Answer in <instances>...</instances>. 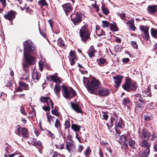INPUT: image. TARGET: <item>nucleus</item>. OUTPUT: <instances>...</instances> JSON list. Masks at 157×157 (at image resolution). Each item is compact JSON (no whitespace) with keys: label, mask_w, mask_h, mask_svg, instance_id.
I'll return each instance as SVG.
<instances>
[{"label":"nucleus","mask_w":157,"mask_h":157,"mask_svg":"<svg viewBox=\"0 0 157 157\" xmlns=\"http://www.w3.org/2000/svg\"><path fill=\"white\" fill-rule=\"evenodd\" d=\"M83 82L88 91L92 93L98 90V95L101 96H106L110 93V91L106 88L99 87L100 83L98 80L93 79L90 82L89 78L83 77Z\"/></svg>","instance_id":"1"},{"label":"nucleus","mask_w":157,"mask_h":157,"mask_svg":"<svg viewBox=\"0 0 157 157\" xmlns=\"http://www.w3.org/2000/svg\"><path fill=\"white\" fill-rule=\"evenodd\" d=\"M24 54L25 60L23 63L24 70L27 72L29 71V43L26 40L24 43Z\"/></svg>","instance_id":"2"},{"label":"nucleus","mask_w":157,"mask_h":157,"mask_svg":"<svg viewBox=\"0 0 157 157\" xmlns=\"http://www.w3.org/2000/svg\"><path fill=\"white\" fill-rule=\"evenodd\" d=\"M79 34L81 40L83 42H86L90 39V32L87 25H85L82 27L79 30Z\"/></svg>","instance_id":"3"},{"label":"nucleus","mask_w":157,"mask_h":157,"mask_svg":"<svg viewBox=\"0 0 157 157\" xmlns=\"http://www.w3.org/2000/svg\"><path fill=\"white\" fill-rule=\"evenodd\" d=\"M63 96L66 98L71 99L76 95V92L71 87L64 86L62 88Z\"/></svg>","instance_id":"4"},{"label":"nucleus","mask_w":157,"mask_h":157,"mask_svg":"<svg viewBox=\"0 0 157 157\" xmlns=\"http://www.w3.org/2000/svg\"><path fill=\"white\" fill-rule=\"evenodd\" d=\"M111 124L112 125L114 124L115 126L122 128L124 126V121L121 117L114 115L111 117Z\"/></svg>","instance_id":"5"},{"label":"nucleus","mask_w":157,"mask_h":157,"mask_svg":"<svg viewBox=\"0 0 157 157\" xmlns=\"http://www.w3.org/2000/svg\"><path fill=\"white\" fill-rule=\"evenodd\" d=\"M16 129L19 135H21L23 138H26L29 137V133L26 128H21L18 125L16 127Z\"/></svg>","instance_id":"6"},{"label":"nucleus","mask_w":157,"mask_h":157,"mask_svg":"<svg viewBox=\"0 0 157 157\" xmlns=\"http://www.w3.org/2000/svg\"><path fill=\"white\" fill-rule=\"evenodd\" d=\"M71 19L75 25H78L81 22L82 17L80 13H77L71 16Z\"/></svg>","instance_id":"7"},{"label":"nucleus","mask_w":157,"mask_h":157,"mask_svg":"<svg viewBox=\"0 0 157 157\" xmlns=\"http://www.w3.org/2000/svg\"><path fill=\"white\" fill-rule=\"evenodd\" d=\"M140 30L144 32V33L142 34L143 38L146 40H148L149 37L148 27L142 25H140Z\"/></svg>","instance_id":"8"},{"label":"nucleus","mask_w":157,"mask_h":157,"mask_svg":"<svg viewBox=\"0 0 157 157\" xmlns=\"http://www.w3.org/2000/svg\"><path fill=\"white\" fill-rule=\"evenodd\" d=\"M66 148L70 153H74L75 151V146L74 144L71 142H66Z\"/></svg>","instance_id":"9"},{"label":"nucleus","mask_w":157,"mask_h":157,"mask_svg":"<svg viewBox=\"0 0 157 157\" xmlns=\"http://www.w3.org/2000/svg\"><path fill=\"white\" fill-rule=\"evenodd\" d=\"M15 12L13 10L8 12L7 14L4 16L5 19L11 21L15 18Z\"/></svg>","instance_id":"10"},{"label":"nucleus","mask_w":157,"mask_h":157,"mask_svg":"<svg viewBox=\"0 0 157 157\" xmlns=\"http://www.w3.org/2000/svg\"><path fill=\"white\" fill-rule=\"evenodd\" d=\"M123 78V76L119 75H117L113 77L114 82L116 84V88H118L120 86Z\"/></svg>","instance_id":"11"},{"label":"nucleus","mask_w":157,"mask_h":157,"mask_svg":"<svg viewBox=\"0 0 157 157\" xmlns=\"http://www.w3.org/2000/svg\"><path fill=\"white\" fill-rule=\"evenodd\" d=\"M150 132L146 129H143L140 132L139 136L141 138L148 139L150 137Z\"/></svg>","instance_id":"12"},{"label":"nucleus","mask_w":157,"mask_h":157,"mask_svg":"<svg viewBox=\"0 0 157 157\" xmlns=\"http://www.w3.org/2000/svg\"><path fill=\"white\" fill-rule=\"evenodd\" d=\"M132 80L130 78H128L125 84L122 86L123 88L125 90L128 91L131 89Z\"/></svg>","instance_id":"13"},{"label":"nucleus","mask_w":157,"mask_h":157,"mask_svg":"<svg viewBox=\"0 0 157 157\" xmlns=\"http://www.w3.org/2000/svg\"><path fill=\"white\" fill-rule=\"evenodd\" d=\"M140 145L141 147L146 149H149L151 146V144L148 143L146 140L143 139L140 142Z\"/></svg>","instance_id":"14"},{"label":"nucleus","mask_w":157,"mask_h":157,"mask_svg":"<svg viewBox=\"0 0 157 157\" xmlns=\"http://www.w3.org/2000/svg\"><path fill=\"white\" fill-rule=\"evenodd\" d=\"M147 12L151 14L155 13L157 10V5H150L148 6L147 9Z\"/></svg>","instance_id":"15"},{"label":"nucleus","mask_w":157,"mask_h":157,"mask_svg":"<svg viewBox=\"0 0 157 157\" xmlns=\"http://www.w3.org/2000/svg\"><path fill=\"white\" fill-rule=\"evenodd\" d=\"M72 108L75 111L78 113H82V112L81 108L79 107L78 103L75 104L73 102H71Z\"/></svg>","instance_id":"16"},{"label":"nucleus","mask_w":157,"mask_h":157,"mask_svg":"<svg viewBox=\"0 0 157 157\" xmlns=\"http://www.w3.org/2000/svg\"><path fill=\"white\" fill-rule=\"evenodd\" d=\"M150 153V149H146L144 150L140 151L139 154V157H147Z\"/></svg>","instance_id":"17"},{"label":"nucleus","mask_w":157,"mask_h":157,"mask_svg":"<svg viewBox=\"0 0 157 157\" xmlns=\"http://www.w3.org/2000/svg\"><path fill=\"white\" fill-rule=\"evenodd\" d=\"M63 10L66 14L70 12L72 8L69 3H66L62 5Z\"/></svg>","instance_id":"18"},{"label":"nucleus","mask_w":157,"mask_h":157,"mask_svg":"<svg viewBox=\"0 0 157 157\" xmlns=\"http://www.w3.org/2000/svg\"><path fill=\"white\" fill-rule=\"evenodd\" d=\"M60 90L61 88L60 86L59 85H56L55 86L54 89V90L58 99H59L60 97Z\"/></svg>","instance_id":"19"},{"label":"nucleus","mask_w":157,"mask_h":157,"mask_svg":"<svg viewBox=\"0 0 157 157\" xmlns=\"http://www.w3.org/2000/svg\"><path fill=\"white\" fill-rule=\"evenodd\" d=\"M52 80L56 83L59 84L61 82L60 78L56 75H53L50 76Z\"/></svg>","instance_id":"20"},{"label":"nucleus","mask_w":157,"mask_h":157,"mask_svg":"<svg viewBox=\"0 0 157 157\" xmlns=\"http://www.w3.org/2000/svg\"><path fill=\"white\" fill-rule=\"evenodd\" d=\"M32 77L33 81L35 82H37L39 79L38 75L35 71L34 69L32 72Z\"/></svg>","instance_id":"21"},{"label":"nucleus","mask_w":157,"mask_h":157,"mask_svg":"<svg viewBox=\"0 0 157 157\" xmlns=\"http://www.w3.org/2000/svg\"><path fill=\"white\" fill-rule=\"evenodd\" d=\"M36 52V48L35 44L30 41V54H35Z\"/></svg>","instance_id":"22"},{"label":"nucleus","mask_w":157,"mask_h":157,"mask_svg":"<svg viewBox=\"0 0 157 157\" xmlns=\"http://www.w3.org/2000/svg\"><path fill=\"white\" fill-rule=\"evenodd\" d=\"M95 50H94L93 46H91L89 49V51L88 52V54L90 58L94 56V53Z\"/></svg>","instance_id":"23"},{"label":"nucleus","mask_w":157,"mask_h":157,"mask_svg":"<svg viewBox=\"0 0 157 157\" xmlns=\"http://www.w3.org/2000/svg\"><path fill=\"white\" fill-rule=\"evenodd\" d=\"M97 62L99 66H101L104 65L106 63V60L105 59L101 58L98 59Z\"/></svg>","instance_id":"24"},{"label":"nucleus","mask_w":157,"mask_h":157,"mask_svg":"<svg viewBox=\"0 0 157 157\" xmlns=\"http://www.w3.org/2000/svg\"><path fill=\"white\" fill-rule=\"evenodd\" d=\"M80 126L75 124H72L71 128L76 132H78L80 129Z\"/></svg>","instance_id":"25"},{"label":"nucleus","mask_w":157,"mask_h":157,"mask_svg":"<svg viewBox=\"0 0 157 157\" xmlns=\"http://www.w3.org/2000/svg\"><path fill=\"white\" fill-rule=\"evenodd\" d=\"M96 34L98 36H100L105 35V32L101 29L96 28Z\"/></svg>","instance_id":"26"},{"label":"nucleus","mask_w":157,"mask_h":157,"mask_svg":"<svg viewBox=\"0 0 157 157\" xmlns=\"http://www.w3.org/2000/svg\"><path fill=\"white\" fill-rule=\"evenodd\" d=\"M46 116L50 124H52L54 121L53 119L54 117L50 115L49 113H47Z\"/></svg>","instance_id":"27"},{"label":"nucleus","mask_w":157,"mask_h":157,"mask_svg":"<svg viewBox=\"0 0 157 157\" xmlns=\"http://www.w3.org/2000/svg\"><path fill=\"white\" fill-rule=\"evenodd\" d=\"M144 116L145 120L147 121L151 120L152 118V116L151 115V113H147L144 114Z\"/></svg>","instance_id":"28"},{"label":"nucleus","mask_w":157,"mask_h":157,"mask_svg":"<svg viewBox=\"0 0 157 157\" xmlns=\"http://www.w3.org/2000/svg\"><path fill=\"white\" fill-rule=\"evenodd\" d=\"M128 143L129 145L132 148H134L135 147L136 143L134 140L130 139L129 140Z\"/></svg>","instance_id":"29"},{"label":"nucleus","mask_w":157,"mask_h":157,"mask_svg":"<svg viewBox=\"0 0 157 157\" xmlns=\"http://www.w3.org/2000/svg\"><path fill=\"white\" fill-rule=\"evenodd\" d=\"M134 101L135 102L137 103H139V102L141 103L142 102V98L139 94L135 96V100Z\"/></svg>","instance_id":"30"},{"label":"nucleus","mask_w":157,"mask_h":157,"mask_svg":"<svg viewBox=\"0 0 157 157\" xmlns=\"http://www.w3.org/2000/svg\"><path fill=\"white\" fill-rule=\"evenodd\" d=\"M131 89L133 91H135L138 85L136 82H131Z\"/></svg>","instance_id":"31"},{"label":"nucleus","mask_w":157,"mask_h":157,"mask_svg":"<svg viewBox=\"0 0 157 157\" xmlns=\"http://www.w3.org/2000/svg\"><path fill=\"white\" fill-rule=\"evenodd\" d=\"M58 44L61 47L63 48L65 47L64 42L61 38H59L58 39Z\"/></svg>","instance_id":"32"},{"label":"nucleus","mask_w":157,"mask_h":157,"mask_svg":"<svg viewBox=\"0 0 157 157\" xmlns=\"http://www.w3.org/2000/svg\"><path fill=\"white\" fill-rule=\"evenodd\" d=\"M91 150L89 147H88L86 148V150L84 151V154L86 157H87L90 154Z\"/></svg>","instance_id":"33"},{"label":"nucleus","mask_w":157,"mask_h":157,"mask_svg":"<svg viewBox=\"0 0 157 157\" xmlns=\"http://www.w3.org/2000/svg\"><path fill=\"white\" fill-rule=\"evenodd\" d=\"M38 3L41 7H42L44 6L48 5L45 0H41L39 1Z\"/></svg>","instance_id":"34"},{"label":"nucleus","mask_w":157,"mask_h":157,"mask_svg":"<svg viewBox=\"0 0 157 157\" xmlns=\"http://www.w3.org/2000/svg\"><path fill=\"white\" fill-rule=\"evenodd\" d=\"M102 26L104 28H107L109 26V23L107 21H102Z\"/></svg>","instance_id":"35"},{"label":"nucleus","mask_w":157,"mask_h":157,"mask_svg":"<svg viewBox=\"0 0 157 157\" xmlns=\"http://www.w3.org/2000/svg\"><path fill=\"white\" fill-rule=\"evenodd\" d=\"M36 58L33 56L30 55V65H34L36 63Z\"/></svg>","instance_id":"36"},{"label":"nucleus","mask_w":157,"mask_h":157,"mask_svg":"<svg viewBox=\"0 0 157 157\" xmlns=\"http://www.w3.org/2000/svg\"><path fill=\"white\" fill-rule=\"evenodd\" d=\"M56 147L60 150L63 149L64 147V144L63 143L61 144H55Z\"/></svg>","instance_id":"37"},{"label":"nucleus","mask_w":157,"mask_h":157,"mask_svg":"<svg viewBox=\"0 0 157 157\" xmlns=\"http://www.w3.org/2000/svg\"><path fill=\"white\" fill-rule=\"evenodd\" d=\"M102 10L105 15H107L109 13V10L104 6H102Z\"/></svg>","instance_id":"38"},{"label":"nucleus","mask_w":157,"mask_h":157,"mask_svg":"<svg viewBox=\"0 0 157 157\" xmlns=\"http://www.w3.org/2000/svg\"><path fill=\"white\" fill-rule=\"evenodd\" d=\"M52 113L53 114H54L57 116H58L59 115V113L56 109V108H53L52 109Z\"/></svg>","instance_id":"39"},{"label":"nucleus","mask_w":157,"mask_h":157,"mask_svg":"<svg viewBox=\"0 0 157 157\" xmlns=\"http://www.w3.org/2000/svg\"><path fill=\"white\" fill-rule=\"evenodd\" d=\"M126 139L127 138L125 136L122 135L120 137V143H121V142H124L126 141Z\"/></svg>","instance_id":"40"},{"label":"nucleus","mask_w":157,"mask_h":157,"mask_svg":"<svg viewBox=\"0 0 157 157\" xmlns=\"http://www.w3.org/2000/svg\"><path fill=\"white\" fill-rule=\"evenodd\" d=\"M152 35L154 37L157 39V30L155 29H152L151 32Z\"/></svg>","instance_id":"41"},{"label":"nucleus","mask_w":157,"mask_h":157,"mask_svg":"<svg viewBox=\"0 0 157 157\" xmlns=\"http://www.w3.org/2000/svg\"><path fill=\"white\" fill-rule=\"evenodd\" d=\"M47 105L48 107H50V106H51L52 109H53V103L52 102L50 98L48 99L47 102H46Z\"/></svg>","instance_id":"42"},{"label":"nucleus","mask_w":157,"mask_h":157,"mask_svg":"<svg viewBox=\"0 0 157 157\" xmlns=\"http://www.w3.org/2000/svg\"><path fill=\"white\" fill-rule=\"evenodd\" d=\"M49 98L47 97H41L40 100L41 102L46 103L47 102V101H48V99Z\"/></svg>","instance_id":"43"},{"label":"nucleus","mask_w":157,"mask_h":157,"mask_svg":"<svg viewBox=\"0 0 157 157\" xmlns=\"http://www.w3.org/2000/svg\"><path fill=\"white\" fill-rule=\"evenodd\" d=\"M110 29L113 31H115L116 29V26L115 25L112 24H110L109 25Z\"/></svg>","instance_id":"44"},{"label":"nucleus","mask_w":157,"mask_h":157,"mask_svg":"<svg viewBox=\"0 0 157 157\" xmlns=\"http://www.w3.org/2000/svg\"><path fill=\"white\" fill-rule=\"evenodd\" d=\"M129 102L130 100L128 98H125L123 99V104L126 106Z\"/></svg>","instance_id":"45"},{"label":"nucleus","mask_w":157,"mask_h":157,"mask_svg":"<svg viewBox=\"0 0 157 157\" xmlns=\"http://www.w3.org/2000/svg\"><path fill=\"white\" fill-rule=\"evenodd\" d=\"M55 124V127L57 128H59L60 126V122L58 119H56Z\"/></svg>","instance_id":"46"},{"label":"nucleus","mask_w":157,"mask_h":157,"mask_svg":"<svg viewBox=\"0 0 157 157\" xmlns=\"http://www.w3.org/2000/svg\"><path fill=\"white\" fill-rule=\"evenodd\" d=\"M64 124L65 128H68L70 127V123L69 121H66L65 122Z\"/></svg>","instance_id":"47"},{"label":"nucleus","mask_w":157,"mask_h":157,"mask_svg":"<svg viewBox=\"0 0 157 157\" xmlns=\"http://www.w3.org/2000/svg\"><path fill=\"white\" fill-rule=\"evenodd\" d=\"M129 23V27L130 29L133 30V31H135L136 29V27L134 26V25L133 23Z\"/></svg>","instance_id":"48"},{"label":"nucleus","mask_w":157,"mask_h":157,"mask_svg":"<svg viewBox=\"0 0 157 157\" xmlns=\"http://www.w3.org/2000/svg\"><path fill=\"white\" fill-rule=\"evenodd\" d=\"M20 111L21 113L24 115H26L27 113L25 112V109L23 106H21L20 108Z\"/></svg>","instance_id":"49"},{"label":"nucleus","mask_w":157,"mask_h":157,"mask_svg":"<svg viewBox=\"0 0 157 157\" xmlns=\"http://www.w3.org/2000/svg\"><path fill=\"white\" fill-rule=\"evenodd\" d=\"M19 154L16 153H14L11 154H9L8 155V157H18V155Z\"/></svg>","instance_id":"50"},{"label":"nucleus","mask_w":157,"mask_h":157,"mask_svg":"<svg viewBox=\"0 0 157 157\" xmlns=\"http://www.w3.org/2000/svg\"><path fill=\"white\" fill-rule=\"evenodd\" d=\"M19 86L22 87H23L25 88L26 86V84L22 82H19Z\"/></svg>","instance_id":"51"},{"label":"nucleus","mask_w":157,"mask_h":157,"mask_svg":"<svg viewBox=\"0 0 157 157\" xmlns=\"http://www.w3.org/2000/svg\"><path fill=\"white\" fill-rule=\"evenodd\" d=\"M33 133L36 137H38L39 135L38 132L36 130V128L33 126Z\"/></svg>","instance_id":"52"},{"label":"nucleus","mask_w":157,"mask_h":157,"mask_svg":"<svg viewBox=\"0 0 157 157\" xmlns=\"http://www.w3.org/2000/svg\"><path fill=\"white\" fill-rule=\"evenodd\" d=\"M156 139H157V133H154L153 134L151 139L153 141Z\"/></svg>","instance_id":"53"},{"label":"nucleus","mask_w":157,"mask_h":157,"mask_svg":"<svg viewBox=\"0 0 157 157\" xmlns=\"http://www.w3.org/2000/svg\"><path fill=\"white\" fill-rule=\"evenodd\" d=\"M131 45L132 46V47L135 48H137L138 46L137 44L134 41L131 42Z\"/></svg>","instance_id":"54"},{"label":"nucleus","mask_w":157,"mask_h":157,"mask_svg":"<svg viewBox=\"0 0 157 157\" xmlns=\"http://www.w3.org/2000/svg\"><path fill=\"white\" fill-rule=\"evenodd\" d=\"M0 1L3 7H5L6 6V0H0Z\"/></svg>","instance_id":"55"},{"label":"nucleus","mask_w":157,"mask_h":157,"mask_svg":"<svg viewBox=\"0 0 157 157\" xmlns=\"http://www.w3.org/2000/svg\"><path fill=\"white\" fill-rule=\"evenodd\" d=\"M31 139V140H32V144L33 145L35 146L37 142L36 139L33 138H32Z\"/></svg>","instance_id":"56"},{"label":"nucleus","mask_w":157,"mask_h":157,"mask_svg":"<svg viewBox=\"0 0 157 157\" xmlns=\"http://www.w3.org/2000/svg\"><path fill=\"white\" fill-rule=\"evenodd\" d=\"M83 147L81 145H79L78 147V150L80 152H81L83 150Z\"/></svg>","instance_id":"57"},{"label":"nucleus","mask_w":157,"mask_h":157,"mask_svg":"<svg viewBox=\"0 0 157 157\" xmlns=\"http://www.w3.org/2000/svg\"><path fill=\"white\" fill-rule=\"evenodd\" d=\"M60 155L57 152H54L52 157H60Z\"/></svg>","instance_id":"58"},{"label":"nucleus","mask_w":157,"mask_h":157,"mask_svg":"<svg viewBox=\"0 0 157 157\" xmlns=\"http://www.w3.org/2000/svg\"><path fill=\"white\" fill-rule=\"evenodd\" d=\"M47 133L52 138H54L55 137V135L53 133H52L50 131L48 130L47 131Z\"/></svg>","instance_id":"59"},{"label":"nucleus","mask_w":157,"mask_h":157,"mask_svg":"<svg viewBox=\"0 0 157 157\" xmlns=\"http://www.w3.org/2000/svg\"><path fill=\"white\" fill-rule=\"evenodd\" d=\"M69 56L72 57V58H75V53L71 50L69 53Z\"/></svg>","instance_id":"60"},{"label":"nucleus","mask_w":157,"mask_h":157,"mask_svg":"<svg viewBox=\"0 0 157 157\" xmlns=\"http://www.w3.org/2000/svg\"><path fill=\"white\" fill-rule=\"evenodd\" d=\"M24 89H25V88H24L22 87L19 86L18 88H17V92H21V91H22V90Z\"/></svg>","instance_id":"61"},{"label":"nucleus","mask_w":157,"mask_h":157,"mask_svg":"<svg viewBox=\"0 0 157 157\" xmlns=\"http://www.w3.org/2000/svg\"><path fill=\"white\" fill-rule=\"evenodd\" d=\"M115 48V50L117 52L120 51L121 50V48H120V46L118 45L116 46Z\"/></svg>","instance_id":"62"},{"label":"nucleus","mask_w":157,"mask_h":157,"mask_svg":"<svg viewBox=\"0 0 157 157\" xmlns=\"http://www.w3.org/2000/svg\"><path fill=\"white\" fill-rule=\"evenodd\" d=\"M102 116L106 120H107L108 117V115L106 113H103Z\"/></svg>","instance_id":"63"},{"label":"nucleus","mask_w":157,"mask_h":157,"mask_svg":"<svg viewBox=\"0 0 157 157\" xmlns=\"http://www.w3.org/2000/svg\"><path fill=\"white\" fill-rule=\"evenodd\" d=\"M122 61L124 63H127L129 61V59L128 58H124L123 59Z\"/></svg>","instance_id":"64"}]
</instances>
